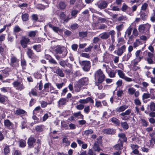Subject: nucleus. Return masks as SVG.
<instances>
[{
  "instance_id": "1",
  "label": "nucleus",
  "mask_w": 155,
  "mask_h": 155,
  "mask_svg": "<svg viewBox=\"0 0 155 155\" xmlns=\"http://www.w3.org/2000/svg\"><path fill=\"white\" fill-rule=\"evenodd\" d=\"M95 79H97L99 83H102L104 80L105 76L101 69H99L95 73Z\"/></svg>"
},
{
  "instance_id": "2",
  "label": "nucleus",
  "mask_w": 155,
  "mask_h": 155,
  "mask_svg": "<svg viewBox=\"0 0 155 155\" xmlns=\"http://www.w3.org/2000/svg\"><path fill=\"white\" fill-rule=\"evenodd\" d=\"M14 87L18 91H21L25 88V86L21 81H16L12 83Z\"/></svg>"
},
{
  "instance_id": "3",
  "label": "nucleus",
  "mask_w": 155,
  "mask_h": 155,
  "mask_svg": "<svg viewBox=\"0 0 155 155\" xmlns=\"http://www.w3.org/2000/svg\"><path fill=\"white\" fill-rule=\"evenodd\" d=\"M151 27V25L148 23L141 25L139 26L138 30L140 33H144L145 31H147V34L149 33V31Z\"/></svg>"
},
{
  "instance_id": "4",
  "label": "nucleus",
  "mask_w": 155,
  "mask_h": 155,
  "mask_svg": "<svg viewBox=\"0 0 155 155\" xmlns=\"http://www.w3.org/2000/svg\"><path fill=\"white\" fill-rule=\"evenodd\" d=\"M55 50L56 52L59 54L64 52V54L62 56V58L64 57L67 54V51L66 49L63 46H58L55 47Z\"/></svg>"
},
{
  "instance_id": "5",
  "label": "nucleus",
  "mask_w": 155,
  "mask_h": 155,
  "mask_svg": "<svg viewBox=\"0 0 155 155\" xmlns=\"http://www.w3.org/2000/svg\"><path fill=\"white\" fill-rule=\"evenodd\" d=\"M117 74L120 78L124 79L126 81L130 82L134 81L132 78L126 76L125 74L122 71L120 70H118L117 71Z\"/></svg>"
},
{
  "instance_id": "6",
  "label": "nucleus",
  "mask_w": 155,
  "mask_h": 155,
  "mask_svg": "<svg viewBox=\"0 0 155 155\" xmlns=\"http://www.w3.org/2000/svg\"><path fill=\"white\" fill-rule=\"evenodd\" d=\"M80 64L81 66H83V69L84 71H87L89 70L91 66L89 61H82L80 62Z\"/></svg>"
},
{
  "instance_id": "7",
  "label": "nucleus",
  "mask_w": 155,
  "mask_h": 155,
  "mask_svg": "<svg viewBox=\"0 0 155 155\" xmlns=\"http://www.w3.org/2000/svg\"><path fill=\"white\" fill-rule=\"evenodd\" d=\"M102 57L103 61L106 63L108 64L112 60L113 55L106 52L104 54Z\"/></svg>"
},
{
  "instance_id": "8",
  "label": "nucleus",
  "mask_w": 155,
  "mask_h": 155,
  "mask_svg": "<svg viewBox=\"0 0 155 155\" xmlns=\"http://www.w3.org/2000/svg\"><path fill=\"white\" fill-rule=\"evenodd\" d=\"M147 61L150 64L155 63V56L154 54L149 52L147 54Z\"/></svg>"
},
{
  "instance_id": "9",
  "label": "nucleus",
  "mask_w": 155,
  "mask_h": 155,
  "mask_svg": "<svg viewBox=\"0 0 155 155\" xmlns=\"http://www.w3.org/2000/svg\"><path fill=\"white\" fill-rule=\"evenodd\" d=\"M126 48V46L125 45H123L121 47H119L117 50L115 51L114 52L116 53L118 56H121L125 51Z\"/></svg>"
},
{
  "instance_id": "10",
  "label": "nucleus",
  "mask_w": 155,
  "mask_h": 155,
  "mask_svg": "<svg viewBox=\"0 0 155 155\" xmlns=\"http://www.w3.org/2000/svg\"><path fill=\"white\" fill-rule=\"evenodd\" d=\"M53 71L54 73H56L61 77L64 76V74L63 71L58 67H54L53 68Z\"/></svg>"
},
{
  "instance_id": "11",
  "label": "nucleus",
  "mask_w": 155,
  "mask_h": 155,
  "mask_svg": "<svg viewBox=\"0 0 155 155\" xmlns=\"http://www.w3.org/2000/svg\"><path fill=\"white\" fill-rule=\"evenodd\" d=\"M79 102L81 104H86L89 102L93 104L94 101L91 97H88L85 99H80L79 101Z\"/></svg>"
},
{
  "instance_id": "12",
  "label": "nucleus",
  "mask_w": 155,
  "mask_h": 155,
  "mask_svg": "<svg viewBox=\"0 0 155 155\" xmlns=\"http://www.w3.org/2000/svg\"><path fill=\"white\" fill-rule=\"evenodd\" d=\"M60 17L61 19H63L64 22H67L69 20L72 19L71 17L70 16H66L64 12H62L60 14Z\"/></svg>"
},
{
  "instance_id": "13",
  "label": "nucleus",
  "mask_w": 155,
  "mask_h": 155,
  "mask_svg": "<svg viewBox=\"0 0 155 155\" xmlns=\"http://www.w3.org/2000/svg\"><path fill=\"white\" fill-rule=\"evenodd\" d=\"M30 41V39L28 38H23L20 41V43L21 46L23 48H26L27 43Z\"/></svg>"
},
{
  "instance_id": "14",
  "label": "nucleus",
  "mask_w": 155,
  "mask_h": 155,
  "mask_svg": "<svg viewBox=\"0 0 155 155\" xmlns=\"http://www.w3.org/2000/svg\"><path fill=\"white\" fill-rule=\"evenodd\" d=\"M147 109L151 111H155V103L153 101H151L149 104L147 105Z\"/></svg>"
},
{
  "instance_id": "15",
  "label": "nucleus",
  "mask_w": 155,
  "mask_h": 155,
  "mask_svg": "<svg viewBox=\"0 0 155 155\" xmlns=\"http://www.w3.org/2000/svg\"><path fill=\"white\" fill-rule=\"evenodd\" d=\"M150 97L152 99H155V96L153 95L151 96L150 94L149 93H144L142 96V99L143 100Z\"/></svg>"
},
{
  "instance_id": "16",
  "label": "nucleus",
  "mask_w": 155,
  "mask_h": 155,
  "mask_svg": "<svg viewBox=\"0 0 155 155\" xmlns=\"http://www.w3.org/2000/svg\"><path fill=\"white\" fill-rule=\"evenodd\" d=\"M48 26L49 27L52 28L54 32H57L58 34H61L62 33L63 30L61 29H60L58 27L53 26L51 24H49Z\"/></svg>"
},
{
  "instance_id": "17",
  "label": "nucleus",
  "mask_w": 155,
  "mask_h": 155,
  "mask_svg": "<svg viewBox=\"0 0 155 155\" xmlns=\"http://www.w3.org/2000/svg\"><path fill=\"white\" fill-rule=\"evenodd\" d=\"M117 41V45L118 47H120L126 43L125 40L123 37H118Z\"/></svg>"
},
{
  "instance_id": "18",
  "label": "nucleus",
  "mask_w": 155,
  "mask_h": 155,
  "mask_svg": "<svg viewBox=\"0 0 155 155\" xmlns=\"http://www.w3.org/2000/svg\"><path fill=\"white\" fill-rule=\"evenodd\" d=\"M103 132L104 133L108 134H112L115 133V130L113 129L107 128L104 129Z\"/></svg>"
},
{
  "instance_id": "19",
  "label": "nucleus",
  "mask_w": 155,
  "mask_h": 155,
  "mask_svg": "<svg viewBox=\"0 0 155 155\" xmlns=\"http://www.w3.org/2000/svg\"><path fill=\"white\" fill-rule=\"evenodd\" d=\"M36 141V140L33 137H30L28 140V143L30 148L33 147V144Z\"/></svg>"
},
{
  "instance_id": "20",
  "label": "nucleus",
  "mask_w": 155,
  "mask_h": 155,
  "mask_svg": "<svg viewBox=\"0 0 155 155\" xmlns=\"http://www.w3.org/2000/svg\"><path fill=\"white\" fill-rule=\"evenodd\" d=\"M138 6L136 5H134L131 7V10H127V13L130 16H133L134 15V12L135 11L137 8Z\"/></svg>"
},
{
  "instance_id": "21",
  "label": "nucleus",
  "mask_w": 155,
  "mask_h": 155,
  "mask_svg": "<svg viewBox=\"0 0 155 155\" xmlns=\"http://www.w3.org/2000/svg\"><path fill=\"white\" fill-rule=\"evenodd\" d=\"M88 79L87 78H82L80 79L78 82V83L82 86L84 85H86L88 84Z\"/></svg>"
},
{
  "instance_id": "22",
  "label": "nucleus",
  "mask_w": 155,
  "mask_h": 155,
  "mask_svg": "<svg viewBox=\"0 0 155 155\" xmlns=\"http://www.w3.org/2000/svg\"><path fill=\"white\" fill-rule=\"evenodd\" d=\"M68 100L65 98H61L58 101V105L59 107L65 105Z\"/></svg>"
},
{
  "instance_id": "23",
  "label": "nucleus",
  "mask_w": 155,
  "mask_h": 155,
  "mask_svg": "<svg viewBox=\"0 0 155 155\" xmlns=\"http://www.w3.org/2000/svg\"><path fill=\"white\" fill-rule=\"evenodd\" d=\"M18 61L17 58L15 57H12L11 59V65L13 67L18 65Z\"/></svg>"
},
{
  "instance_id": "24",
  "label": "nucleus",
  "mask_w": 155,
  "mask_h": 155,
  "mask_svg": "<svg viewBox=\"0 0 155 155\" xmlns=\"http://www.w3.org/2000/svg\"><path fill=\"white\" fill-rule=\"evenodd\" d=\"M107 5V3L105 2L101 1L98 4V7L100 9H104L105 8Z\"/></svg>"
},
{
  "instance_id": "25",
  "label": "nucleus",
  "mask_w": 155,
  "mask_h": 155,
  "mask_svg": "<svg viewBox=\"0 0 155 155\" xmlns=\"http://www.w3.org/2000/svg\"><path fill=\"white\" fill-rule=\"evenodd\" d=\"M119 143L116 144L114 146L115 148L117 150L122 149L123 148V143L120 140H119Z\"/></svg>"
},
{
  "instance_id": "26",
  "label": "nucleus",
  "mask_w": 155,
  "mask_h": 155,
  "mask_svg": "<svg viewBox=\"0 0 155 155\" xmlns=\"http://www.w3.org/2000/svg\"><path fill=\"white\" fill-rule=\"evenodd\" d=\"M132 54L131 53L128 52V53L125 54L124 55L123 58V60L124 61H128L132 56Z\"/></svg>"
},
{
  "instance_id": "27",
  "label": "nucleus",
  "mask_w": 155,
  "mask_h": 155,
  "mask_svg": "<svg viewBox=\"0 0 155 155\" xmlns=\"http://www.w3.org/2000/svg\"><path fill=\"white\" fill-rule=\"evenodd\" d=\"M143 57H139L138 58H135L132 61V66H135L138 63L143 59Z\"/></svg>"
},
{
  "instance_id": "28",
  "label": "nucleus",
  "mask_w": 155,
  "mask_h": 155,
  "mask_svg": "<svg viewBox=\"0 0 155 155\" xmlns=\"http://www.w3.org/2000/svg\"><path fill=\"white\" fill-rule=\"evenodd\" d=\"M128 107V106L126 105L121 106L117 109V111L119 112H123L127 109Z\"/></svg>"
},
{
  "instance_id": "29",
  "label": "nucleus",
  "mask_w": 155,
  "mask_h": 155,
  "mask_svg": "<svg viewBox=\"0 0 155 155\" xmlns=\"http://www.w3.org/2000/svg\"><path fill=\"white\" fill-rule=\"evenodd\" d=\"M132 29V28L131 26H130L128 28L125 32V37H126L127 35V37H129L131 33Z\"/></svg>"
},
{
  "instance_id": "30",
  "label": "nucleus",
  "mask_w": 155,
  "mask_h": 155,
  "mask_svg": "<svg viewBox=\"0 0 155 155\" xmlns=\"http://www.w3.org/2000/svg\"><path fill=\"white\" fill-rule=\"evenodd\" d=\"M44 128L43 125H41L36 126L35 127L36 131L38 132H40L43 131Z\"/></svg>"
},
{
  "instance_id": "31",
  "label": "nucleus",
  "mask_w": 155,
  "mask_h": 155,
  "mask_svg": "<svg viewBox=\"0 0 155 155\" xmlns=\"http://www.w3.org/2000/svg\"><path fill=\"white\" fill-rule=\"evenodd\" d=\"M21 18L23 21H26L29 19V15L27 13L22 14L21 15Z\"/></svg>"
},
{
  "instance_id": "32",
  "label": "nucleus",
  "mask_w": 155,
  "mask_h": 155,
  "mask_svg": "<svg viewBox=\"0 0 155 155\" xmlns=\"http://www.w3.org/2000/svg\"><path fill=\"white\" fill-rule=\"evenodd\" d=\"M62 143L64 144L65 147H66L69 146L71 142L68 138H63L62 139Z\"/></svg>"
},
{
  "instance_id": "33",
  "label": "nucleus",
  "mask_w": 155,
  "mask_h": 155,
  "mask_svg": "<svg viewBox=\"0 0 155 155\" xmlns=\"http://www.w3.org/2000/svg\"><path fill=\"white\" fill-rule=\"evenodd\" d=\"M73 115L75 117H78V118L83 119L84 118V116L81 114V111L74 113Z\"/></svg>"
},
{
  "instance_id": "34",
  "label": "nucleus",
  "mask_w": 155,
  "mask_h": 155,
  "mask_svg": "<svg viewBox=\"0 0 155 155\" xmlns=\"http://www.w3.org/2000/svg\"><path fill=\"white\" fill-rule=\"evenodd\" d=\"M101 38L103 39H107L109 37V35L107 32H104L100 35Z\"/></svg>"
},
{
  "instance_id": "35",
  "label": "nucleus",
  "mask_w": 155,
  "mask_h": 155,
  "mask_svg": "<svg viewBox=\"0 0 155 155\" xmlns=\"http://www.w3.org/2000/svg\"><path fill=\"white\" fill-rule=\"evenodd\" d=\"M110 121H111L114 124L119 125L120 124V121L119 120L115 117H112L110 120Z\"/></svg>"
},
{
  "instance_id": "36",
  "label": "nucleus",
  "mask_w": 155,
  "mask_h": 155,
  "mask_svg": "<svg viewBox=\"0 0 155 155\" xmlns=\"http://www.w3.org/2000/svg\"><path fill=\"white\" fill-rule=\"evenodd\" d=\"M150 37L149 33L147 34V36H146L144 35H142L140 36V40L144 41H146Z\"/></svg>"
},
{
  "instance_id": "37",
  "label": "nucleus",
  "mask_w": 155,
  "mask_h": 155,
  "mask_svg": "<svg viewBox=\"0 0 155 155\" xmlns=\"http://www.w3.org/2000/svg\"><path fill=\"white\" fill-rule=\"evenodd\" d=\"M15 114H17V115H20L24 114L25 113H26V112L23 110L18 109L15 110Z\"/></svg>"
},
{
  "instance_id": "38",
  "label": "nucleus",
  "mask_w": 155,
  "mask_h": 155,
  "mask_svg": "<svg viewBox=\"0 0 155 155\" xmlns=\"http://www.w3.org/2000/svg\"><path fill=\"white\" fill-rule=\"evenodd\" d=\"M116 73L117 72L116 71L113 70L108 72L107 73L108 75L110 78H113L115 77Z\"/></svg>"
},
{
  "instance_id": "39",
  "label": "nucleus",
  "mask_w": 155,
  "mask_h": 155,
  "mask_svg": "<svg viewBox=\"0 0 155 155\" xmlns=\"http://www.w3.org/2000/svg\"><path fill=\"white\" fill-rule=\"evenodd\" d=\"M142 43L140 40L138 39H136L135 41L133 43L134 47L136 48L140 44H142Z\"/></svg>"
},
{
  "instance_id": "40",
  "label": "nucleus",
  "mask_w": 155,
  "mask_h": 155,
  "mask_svg": "<svg viewBox=\"0 0 155 155\" xmlns=\"http://www.w3.org/2000/svg\"><path fill=\"white\" fill-rule=\"evenodd\" d=\"M82 86L79 84L78 83V84H75L74 87L75 91L76 92H79L80 91L81 88Z\"/></svg>"
},
{
  "instance_id": "41",
  "label": "nucleus",
  "mask_w": 155,
  "mask_h": 155,
  "mask_svg": "<svg viewBox=\"0 0 155 155\" xmlns=\"http://www.w3.org/2000/svg\"><path fill=\"white\" fill-rule=\"evenodd\" d=\"M93 149L94 151H97L98 152H99L101 150V149L98 144L97 143H94L93 147Z\"/></svg>"
},
{
  "instance_id": "42",
  "label": "nucleus",
  "mask_w": 155,
  "mask_h": 155,
  "mask_svg": "<svg viewBox=\"0 0 155 155\" xmlns=\"http://www.w3.org/2000/svg\"><path fill=\"white\" fill-rule=\"evenodd\" d=\"M120 125L122 127L124 130H127L129 128V126L127 123L126 122H121Z\"/></svg>"
},
{
  "instance_id": "43",
  "label": "nucleus",
  "mask_w": 155,
  "mask_h": 155,
  "mask_svg": "<svg viewBox=\"0 0 155 155\" xmlns=\"http://www.w3.org/2000/svg\"><path fill=\"white\" fill-rule=\"evenodd\" d=\"M4 123L5 126L8 128H9L12 124V123L8 120H5Z\"/></svg>"
},
{
  "instance_id": "44",
  "label": "nucleus",
  "mask_w": 155,
  "mask_h": 155,
  "mask_svg": "<svg viewBox=\"0 0 155 155\" xmlns=\"http://www.w3.org/2000/svg\"><path fill=\"white\" fill-rule=\"evenodd\" d=\"M50 87V88L51 87V84L49 83H46L44 86V90L48 92L49 90L48 89L49 87Z\"/></svg>"
},
{
  "instance_id": "45",
  "label": "nucleus",
  "mask_w": 155,
  "mask_h": 155,
  "mask_svg": "<svg viewBox=\"0 0 155 155\" xmlns=\"http://www.w3.org/2000/svg\"><path fill=\"white\" fill-rule=\"evenodd\" d=\"M136 91V90L133 87H130L128 89V92L130 95L133 94Z\"/></svg>"
},
{
  "instance_id": "46",
  "label": "nucleus",
  "mask_w": 155,
  "mask_h": 155,
  "mask_svg": "<svg viewBox=\"0 0 155 155\" xmlns=\"http://www.w3.org/2000/svg\"><path fill=\"white\" fill-rule=\"evenodd\" d=\"M78 11L76 10H72L71 12V15L72 17V18H75L77 16V14L78 13Z\"/></svg>"
},
{
  "instance_id": "47",
  "label": "nucleus",
  "mask_w": 155,
  "mask_h": 155,
  "mask_svg": "<svg viewBox=\"0 0 155 155\" xmlns=\"http://www.w3.org/2000/svg\"><path fill=\"white\" fill-rule=\"evenodd\" d=\"M80 37L84 38L87 36V31H81L79 33Z\"/></svg>"
},
{
  "instance_id": "48",
  "label": "nucleus",
  "mask_w": 155,
  "mask_h": 155,
  "mask_svg": "<svg viewBox=\"0 0 155 155\" xmlns=\"http://www.w3.org/2000/svg\"><path fill=\"white\" fill-rule=\"evenodd\" d=\"M93 130L92 129L86 130L84 132V134L86 135L91 134L93 133Z\"/></svg>"
},
{
  "instance_id": "49",
  "label": "nucleus",
  "mask_w": 155,
  "mask_h": 155,
  "mask_svg": "<svg viewBox=\"0 0 155 155\" xmlns=\"http://www.w3.org/2000/svg\"><path fill=\"white\" fill-rule=\"evenodd\" d=\"M140 121L142 125L143 126L146 127L147 126L148 122L145 120L143 119H141Z\"/></svg>"
},
{
  "instance_id": "50",
  "label": "nucleus",
  "mask_w": 155,
  "mask_h": 155,
  "mask_svg": "<svg viewBox=\"0 0 155 155\" xmlns=\"http://www.w3.org/2000/svg\"><path fill=\"white\" fill-rule=\"evenodd\" d=\"M33 48L37 52H39L41 51V45H36L33 46Z\"/></svg>"
},
{
  "instance_id": "51",
  "label": "nucleus",
  "mask_w": 155,
  "mask_h": 155,
  "mask_svg": "<svg viewBox=\"0 0 155 155\" xmlns=\"http://www.w3.org/2000/svg\"><path fill=\"white\" fill-rule=\"evenodd\" d=\"M120 115L121 116V118L123 120H128L129 119V117L125 115H123L122 113H121Z\"/></svg>"
},
{
  "instance_id": "52",
  "label": "nucleus",
  "mask_w": 155,
  "mask_h": 155,
  "mask_svg": "<svg viewBox=\"0 0 155 155\" xmlns=\"http://www.w3.org/2000/svg\"><path fill=\"white\" fill-rule=\"evenodd\" d=\"M36 32V31H30L29 32L28 36L30 37H34L35 36Z\"/></svg>"
},
{
  "instance_id": "53",
  "label": "nucleus",
  "mask_w": 155,
  "mask_h": 155,
  "mask_svg": "<svg viewBox=\"0 0 155 155\" xmlns=\"http://www.w3.org/2000/svg\"><path fill=\"white\" fill-rule=\"evenodd\" d=\"M118 136L119 137L122 139L123 141L126 142V141L127 139L124 134L123 133L120 134H118Z\"/></svg>"
},
{
  "instance_id": "54",
  "label": "nucleus",
  "mask_w": 155,
  "mask_h": 155,
  "mask_svg": "<svg viewBox=\"0 0 155 155\" xmlns=\"http://www.w3.org/2000/svg\"><path fill=\"white\" fill-rule=\"evenodd\" d=\"M79 27V25L76 24L74 23L73 24L70 26V28L71 29L74 30L77 29Z\"/></svg>"
},
{
  "instance_id": "55",
  "label": "nucleus",
  "mask_w": 155,
  "mask_h": 155,
  "mask_svg": "<svg viewBox=\"0 0 155 155\" xmlns=\"http://www.w3.org/2000/svg\"><path fill=\"white\" fill-rule=\"evenodd\" d=\"M84 112L86 114H88L90 111V107L89 106H87L85 107L84 110Z\"/></svg>"
},
{
  "instance_id": "56",
  "label": "nucleus",
  "mask_w": 155,
  "mask_h": 155,
  "mask_svg": "<svg viewBox=\"0 0 155 155\" xmlns=\"http://www.w3.org/2000/svg\"><path fill=\"white\" fill-rule=\"evenodd\" d=\"M145 113L146 114H148L149 113V115L150 117H155V112L153 111H151V112L149 113L148 111L147 110H145Z\"/></svg>"
},
{
  "instance_id": "57",
  "label": "nucleus",
  "mask_w": 155,
  "mask_h": 155,
  "mask_svg": "<svg viewBox=\"0 0 155 155\" xmlns=\"http://www.w3.org/2000/svg\"><path fill=\"white\" fill-rule=\"evenodd\" d=\"M131 110L130 109H128L125 112H123L122 113L123 115H125L127 116H128L131 113Z\"/></svg>"
},
{
  "instance_id": "58",
  "label": "nucleus",
  "mask_w": 155,
  "mask_h": 155,
  "mask_svg": "<svg viewBox=\"0 0 155 155\" xmlns=\"http://www.w3.org/2000/svg\"><path fill=\"white\" fill-rule=\"evenodd\" d=\"M140 16L141 19L144 21L146 20L147 17V15L144 12L141 13L140 15Z\"/></svg>"
},
{
  "instance_id": "59",
  "label": "nucleus",
  "mask_w": 155,
  "mask_h": 155,
  "mask_svg": "<svg viewBox=\"0 0 155 155\" xmlns=\"http://www.w3.org/2000/svg\"><path fill=\"white\" fill-rule=\"evenodd\" d=\"M20 146V147H24L26 145V142L24 140H21L19 141Z\"/></svg>"
},
{
  "instance_id": "60",
  "label": "nucleus",
  "mask_w": 155,
  "mask_h": 155,
  "mask_svg": "<svg viewBox=\"0 0 155 155\" xmlns=\"http://www.w3.org/2000/svg\"><path fill=\"white\" fill-rule=\"evenodd\" d=\"M32 118L35 120V122L36 124L39 123L41 121V120H39L35 115L33 116Z\"/></svg>"
},
{
  "instance_id": "61",
  "label": "nucleus",
  "mask_w": 155,
  "mask_h": 155,
  "mask_svg": "<svg viewBox=\"0 0 155 155\" xmlns=\"http://www.w3.org/2000/svg\"><path fill=\"white\" fill-rule=\"evenodd\" d=\"M59 6L61 9H64L65 8L66 5L64 2H61L59 3Z\"/></svg>"
},
{
  "instance_id": "62",
  "label": "nucleus",
  "mask_w": 155,
  "mask_h": 155,
  "mask_svg": "<svg viewBox=\"0 0 155 155\" xmlns=\"http://www.w3.org/2000/svg\"><path fill=\"white\" fill-rule=\"evenodd\" d=\"M27 54L29 58H31L33 54L32 51L30 49H28Z\"/></svg>"
},
{
  "instance_id": "63",
  "label": "nucleus",
  "mask_w": 155,
  "mask_h": 155,
  "mask_svg": "<svg viewBox=\"0 0 155 155\" xmlns=\"http://www.w3.org/2000/svg\"><path fill=\"white\" fill-rule=\"evenodd\" d=\"M84 107V105L82 104H80L77 105L76 107L78 110H82Z\"/></svg>"
},
{
  "instance_id": "64",
  "label": "nucleus",
  "mask_w": 155,
  "mask_h": 155,
  "mask_svg": "<svg viewBox=\"0 0 155 155\" xmlns=\"http://www.w3.org/2000/svg\"><path fill=\"white\" fill-rule=\"evenodd\" d=\"M10 152V150L8 146H6L4 149V153L5 155L8 154Z\"/></svg>"
}]
</instances>
